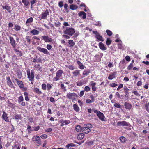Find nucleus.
Instances as JSON below:
<instances>
[{
  "instance_id": "1",
  "label": "nucleus",
  "mask_w": 149,
  "mask_h": 149,
  "mask_svg": "<svg viewBox=\"0 0 149 149\" xmlns=\"http://www.w3.org/2000/svg\"><path fill=\"white\" fill-rule=\"evenodd\" d=\"M75 29L72 28L66 27L63 31V33L69 36H72L75 33Z\"/></svg>"
},
{
  "instance_id": "2",
  "label": "nucleus",
  "mask_w": 149,
  "mask_h": 149,
  "mask_svg": "<svg viewBox=\"0 0 149 149\" xmlns=\"http://www.w3.org/2000/svg\"><path fill=\"white\" fill-rule=\"evenodd\" d=\"M27 77L29 80L31 82V83L33 84V82L34 81V70H31L30 72L29 70L27 71Z\"/></svg>"
},
{
  "instance_id": "3",
  "label": "nucleus",
  "mask_w": 149,
  "mask_h": 149,
  "mask_svg": "<svg viewBox=\"0 0 149 149\" xmlns=\"http://www.w3.org/2000/svg\"><path fill=\"white\" fill-rule=\"evenodd\" d=\"M63 73L64 72L63 70H59L57 72L56 77L53 79V81H56L61 79V78L62 77V75Z\"/></svg>"
},
{
  "instance_id": "4",
  "label": "nucleus",
  "mask_w": 149,
  "mask_h": 149,
  "mask_svg": "<svg viewBox=\"0 0 149 149\" xmlns=\"http://www.w3.org/2000/svg\"><path fill=\"white\" fill-rule=\"evenodd\" d=\"M67 98L72 100H75L76 97H79V95L73 92L70 93H67L66 95Z\"/></svg>"
},
{
  "instance_id": "5",
  "label": "nucleus",
  "mask_w": 149,
  "mask_h": 149,
  "mask_svg": "<svg viewBox=\"0 0 149 149\" xmlns=\"http://www.w3.org/2000/svg\"><path fill=\"white\" fill-rule=\"evenodd\" d=\"M93 34H95V38L97 40L103 42L104 40L103 39V37L100 35L99 33L97 31H93Z\"/></svg>"
},
{
  "instance_id": "6",
  "label": "nucleus",
  "mask_w": 149,
  "mask_h": 149,
  "mask_svg": "<svg viewBox=\"0 0 149 149\" xmlns=\"http://www.w3.org/2000/svg\"><path fill=\"white\" fill-rule=\"evenodd\" d=\"M130 125V124L129 123L125 121H119L117 123V126H129Z\"/></svg>"
},
{
  "instance_id": "7",
  "label": "nucleus",
  "mask_w": 149,
  "mask_h": 149,
  "mask_svg": "<svg viewBox=\"0 0 149 149\" xmlns=\"http://www.w3.org/2000/svg\"><path fill=\"white\" fill-rule=\"evenodd\" d=\"M42 39L45 42H51L52 41V39L47 36H42Z\"/></svg>"
},
{
  "instance_id": "8",
  "label": "nucleus",
  "mask_w": 149,
  "mask_h": 149,
  "mask_svg": "<svg viewBox=\"0 0 149 149\" xmlns=\"http://www.w3.org/2000/svg\"><path fill=\"white\" fill-rule=\"evenodd\" d=\"M37 49L40 52L43 53L45 54L49 55L50 54L49 52L45 48L38 47H37Z\"/></svg>"
},
{
  "instance_id": "9",
  "label": "nucleus",
  "mask_w": 149,
  "mask_h": 149,
  "mask_svg": "<svg viewBox=\"0 0 149 149\" xmlns=\"http://www.w3.org/2000/svg\"><path fill=\"white\" fill-rule=\"evenodd\" d=\"M37 49L40 52L43 53L45 54L49 55L50 54L49 52L45 48L38 47H37Z\"/></svg>"
},
{
  "instance_id": "10",
  "label": "nucleus",
  "mask_w": 149,
  "mask_h": 149,
  "mask_svg": "<svg viewBox=\"0 0 149 149\" xmlns=\"http://www.w3.org/2000/svg\"><path fill=\"white\" fill-rule=\"evenodd\" d=\"M60 123V126H63L65 125H67L70 123V121L68 120H65L62 119L59 121Z\"/></svg>"
},
{
  "instance_id": "11",
  "label": "nucleus",
  "mask_w": 149,
  "mask_h": 149,
  "mask_svg": "<svg viewBox=\"0 0 149 149\" xmlns=\"http://www.w3.org/2000/svg\"><path fill=\"white\" fill-rule=\"evenodd\" d=\"M49 13L48 10L47 9L45 12H42L41 15V19H45L47 18V16L49 15Z\"/></svg>"
},
{
  "instance_id": "12",
  "label": "nucleus",
  "mask_w": 149,
  "mask_h": 149,
  "mask_svg": "<svg viewBox=\"0 0 149 149\" xmlns=\"http://www.w3.org/2000/svg\"><path fill=\"white\" fill-rule=\"evenodd\" d=\"M6 79L7 80V84L11 88H14V86L12 83L10 77H7Z\"/></svg>"
},
{
  "instance_id": "13",
  "label": "nucleus",
  "mask_w": 149,
  "mask_h": 149,
  "mask_svg": "<svg viewBox=\"0 0 149 149\" xmlns=\"http://www.w3.org/2000/svg\"><path fill=\"white\" fill-rule=\"evenodd\" d=\"M9 40L10 41V43L12 46L13 48H15L16 44L15 41L13 38V37L11 36L9 37Z\"/></svg>"
},
{
  "instance_id": "14",
  "label": "nucleus",
  "mask_w": 149,
  "mask_h": 149,
  "mask_svg": "<svg viewBox=\"0 0 149 149\" xmlns=\"http://www.w3.org/2000/svg\"><path fill=\"white\" fill-rule=\"evenodd\" d=\"M3 114L2 116V118L3 120L6 122H9V120L8 117L7 115L4 111H3Z\"/></svg>"
},
{
  "instance_id": "15",
  "label": "nucleus",
  "mask_w": 149,
  "mask_h": 149,
  "mask_svg": "<svg viewBox=\"0 0 149 149\" xmlns=\"http://www.w3.org/2000/svg\"><path fill=\"white\" fill-rule=\"evenodd\" d=\"M97 115L98 116L99 118L102 121L105 120V116L104 114L101 112L99 111V113L97 114Z\"/></svg>"
},
{
  "instance_id": "16",
  "label": "nucleus",
  "mask_w": 149,
  "mask_h": 149,
  "mask_svg": "<svg viewBox=\"0 0 149 149\" xmlns=\"http://www.w3.org/2000/svg\"><path fill=\"white\" fill-rule=\"evenodd\" d=\"M124 106L125 108L127 110H130L132 108V105L130 103L127 102H125L124 103Z\"/></svg>"
},
{
  "instance_id": "17",
  "label": "nucleus",
  "mask_w": 149,
  "mask_h": 149,
  "mask_svg": "<svg viewBox=\"0 0 149 149\" xmlns=\"http://www.w3.org/2000/svg\"><path fill=\"white\" fill-rule=\"evenodd\" d=\"M76 63L79 66V68L81 70L84 69L85 67L83 63L79 60H77L76 61Z\"/></svg>"
},
{
  "instance_id": "18",
  "label": "nucleus",
  "mask_w": 149,
  "mask_h": 149,
  "mask_svg": "<svg viewBox=\"0 0 149 149\" xmlns=\"http://www.w3.org/2000/svg\"><path fill=\"white\" fill-rule=\"evenodd\" d=\"M99 46L100 49L103 51L107 49V47L102 42H100L99 43Z\"/></svg>"
},
{
  "instance_id": "19",
  "label": "nucleus",
  "mask_w": 149,
  "mask_h": 149,
  "mask_svg": "<svg viewBox=\"0 0 149 149\" xmlns=\"http://www.w3.org/2000/svg\"><path fill=\"white\" fill-rule=\"evenodd\" d=\"M7 103L8 104V106L9 107L13 109H15V107L16 106L15 104L11 102L9 100L7 101Z\"/></svg>"
},
{
  "instance_id": "20",
  "label": "nucleus",
  "mask_w": 149,
  "mask_h": 149,
  "mask_svg": "<svg viewBox=\"0 0 149 149\" xmlns=\"http://www.w3.org/2000/svg\"><path fill=\"white\" fill-rule=\"evenodd\" d=\"M80 70H76L73 72L72 73L73 76L74 77H76L79 76L80 74Z\"/></svg>"
},
{
  "instance_id": "21",
  "label": "nucleus",
  "mask_w": 149,
  "mask_h": 149,
  "mask_svg": "<svg viewBox=\"0 0 149 149\" xmlns=\"http://www.w3.org/2000/svg\"><path fill=\"white\" fill-rule=\"evenodd\" d=\"M91 86L92 89L93 91L95 92L97 89V87L95 86L96 85V83L94 82L93 81H91Z\"/></svg>"
},
{
  "instance_id": "22",
  "label": "nucleus",
  "mask_w": 149,
  "mask_h": 149,
  "mask_svg": "<svg viewBox=\"0 0 149 149\" xmlns=\"http://www.w3.org/2000/svg\"><path fill=\"white\" fill-rule=\"evenodd\" d=\"M82 131L84 133L88 134L91 131V130L89 128L85 126L82 127Z\"/></svg>"
},
{
  "instance_id": "23",
  "label": "nucleus",
  "mask_w": 149,
  "mask_h": 149,
  "mask_svg": "<svg viewBox=\"0 0 149 149\" xmlns=\"http://www.w3.org/2000/svg\"><path fill=\"white\" fill-rule=\"evenodd\" d=\"M78 15L80 17L82 16V18L85 19L86 17V14L84 11H81L78 13Z\"/></svg>"
},
{
  "instance_id": "24",
  "label": "nucleus",
  "mask_w": 149,
  "mask_h": 149,
  "mask_svg": "<svg viewBox=\"0 0 149 149\" xmlns=\"http://www.w3.org/2000/svg\"><path fill=\"white\" fill-rule=\"evenodd\" d=\"M35 137H34L33 138V141H36V142L38 144H40L41 143L40 141V139L39 136H36L35 138V140H33V139H34Z\"/></svg>"
},
{
  "instance_id": "25",
  "label": "nucleus",
  "mask_w": 149,
  "mask_h": 149,
  "mask_svg": "<svg viewBox=\"0 0 149 149\" xmlns=\"http://www.w3.org/2000/svg\"><path fill=\"white\" fill-rule=\"evenodd\" d=\"M116 72H113L111 74H110L108 77V79L109 80H112L116 77Z\"/></svg>"
},
{
  "instance_id": "26",
  "label": "nucleus",
  "mask_w": 149,
  "mask_h": 149,
  "mask_svg": "<svg viewBox=\"0 0 149 149\" xmlns=\"http://www.w3.org/2000/svg\"><path fill=\"white\" fill-rule=\"evenodd\" d=\"M33 92L38 94H41L42 93V92L40 90V89L37 88H35L33 90Z\"/></svg>"
},
{
  "instance_id": "27",
  "label": "nucleus",
  "mask_w": 149,
  "mask_h": 149,
  "mask_svg": "<svg viewBox=\"0 0 149 149\" xmlns=\"http://www.w3.org/2000/svg\"><path fill=\"white\" fill-rule=\"evenodd\" d=\"M84 136V133H81L78 134L77 136V139L78 140H81L83 139Z\"/></svg>"
},
{
  "instance_id": "28",
  "label": "nucleus",
  "mask_w": 149,
  "mask_h": 149,
  "mask_svg": "<svg viewBox=\"0 0 149 149\" xmlns=\"http://www.w3.org/2000/svg\"><path fill=\"white\" fill-rule=\"evenodd\" d=\"M90 72V71L89 69H87L86 70H84L82 74L84 76H86L88 75Z\"/></svg>"
},
{
  "instance_id": "29",
  "label": "nucleus",
  "mask_w": 149,
  "mask_h": 149,
  "mask_svg": "<svg viewBox=\"0 0 149 149\" xmlns=\"http://www.w3.org/2000/svg\"><path fill=\"white\" fill-rule=\"evenodd\" d=\"M123 90L124 91V92L125 94V96L127 97V95L129 94L128 92L129 91V89L126 86H125L124 87Z\"/></svg>"
},
{
  "instance_id": "30",
  "label": "nucleus",
  "mask_w": 149,
  "mask_h": 149,
  "mask_svg": "<svg viewBox=\"0 0 149 149\" xmlns=\"http://www.w3.org/2000/svg\"><path fill=\"white\" fill-rule=\"evenodd\" d=\"M2 8L3 9H5L7 10L9 13H10L11 10H10L11 8L8 5H6L5 6H2Z\"/></svg>"
},
{
  "instance_id": "31",
  "label": "nucleus",
  "mask_w": 149,
  "mask_h": 149,
  "mask_svg": "<svg viewBox=\"0 0 149 149\" xmlns=\"http://www.w3.org/2000/svg\"><path fill=\"white\" fill-rule=\"evenodd\" d=\"M30 32L32 34L34 35H38L39 33V31H38L35 29L32 30Z\"/></svg>"
},
{
  "instance_id": "32",
  "label": "nucleus",
  "mask_w": 149,
  "mask_h": 149,
  "mask_svg": "<svg viewBox=\"0 0 149 149\" xmlns=\"http://www.w3.org/2000/svg\"><path fill=\"white\" fill-rule=\"evenodd\" d=\"M70 8L72 10H74L77 9L78 8V7L77 5L72 4L70 6Z\"/></svg>"
},
{
  "instance_id": "33",
  "label": "nucleus",
  "mask_w": 149,
  "mask_h": 149,
  "mask_svg": "<svg viewBox=\"0 0 149 149\" xmlns=\"http://www.w3.org/2000/svg\"><path fill=\"white\" fill-rule=\"evenodd\" d=\"M34 67L37 70H42V67L40 66V65L39 64H37L35 65L34 66Z\"/></svg>"
},
{
  "instance_id": "34",
  "label": "nucleus",
  "mask_w": 149,
  "mask_h": 149,
  "mask_svg": "<svg viewBox=\"0 0 149 149\" xmlns=\"http://www.w3.org/2000/svg\"><path fill=\"white\" fill-rule=\"evenodd\" d=\"M73 107L74 110L77 112H78L79 110V107L76 104H74L73 105Z\"/></svg>"
},
{
  "instance_id": "35",
  "label": "nucleus",
  "mask_w": 149,
  "mask_h": 149,
  "mask_svg": "<svg viewBox=\"0 0 149 149\" xmlns=\"http://www.w3.org/2000/svg\"><path fill=\"white\" fill-rule=\"evenodd\" d=\"M68 43L70 45V47H73L75 44L73 40H68Z\"/></svg>"
},
{
  "instance_id": "36",
  "label": "nucleus",
  "mask_w": 149,
  "mask_h": 149,
  "mask_svg": "<svg viewBox=\"0 0 149 149\" xmlns=\"http://www.w3.org/2000/svg\"><path fill=\"white\" fill-rule=\"evenodd\" d=\"M75 145L73 143H70L67 145L66 146V147L68 149H71V148H69L70 147H74L75 146Z\"/></svg>"
},
{
  "instance_id": "37",
  "label": "nucleus",
  "mask_w": 149,
  "mask_h": 149,
  "mask_svg": "<svg viewBox=\"0 0 149 149\" xmlns=\"http://www.w3.org/2000/svg\"><path fill=\"white\" fill-rule=\"evenodd\" d=\"M76 130L77 132H80L82 130V127H81L80 125H77L75 127Z\"/></svg>"
},
{
  "instance_id": "38",
  "label": "nucleus",
  "mask_w": 149,
  "mask_h": 149,
  "mask_svg": "<svg viewBox=\"0 0 149 149\" xmlns=\"http://www.w3.org/2000/svg\"><path fill=\"white\" fill-rule=\"evenodd\" d=\"M112 40L110 39L109 38H107L106 39V44L108 46L111 43Z\"/></svg>"
},
{
  "instance_id": "39",
  "label": "nucleus",
  "mask_w": 149,
  "mask_h": 149,
  "mask_svg": "<svg viewBox=\"0 0 149 149\" xmlns=\"http://www.w3.org/2000/svg\"><path fill=\"white\" fill-rule=\"evenodd\" d=\"M33 18L32 17H31L28 18L26 20V24H28L29 23L32 22L33 21Z\"/></svg>"
},
{
  "instance_id": "40",
  "label": "nucleus",
  "mask_w": 149,
  "mask_h": 149,
  "mask_svg": "<svg viewBox=\"0 0 149 149\" xmlns=\"http://www.w3.org/2000/svg\"><path fill=\"white\" fill-rule=\"evenodd\" d=\"M120 141L122 143H125L127 140L123 136H121L120 137Z\"/></svg>"
},
{
  "instance_id": "41",
  "label": "nucleus",
  "mask_w": 149,
  "mask_h": 149,
  "mask_svg": "<svg viewBox=\"0 0 149 149\" xmlns=\"http://www.w3.org/2000/svg\"><path fill=\"white\" fill-rule=\"evenodd\" d=\"M21 28V26H20L18 25L17 24H15V25L14 29L15 31H18L20 30Z\"/></svg>"
},
{
  "instance_id": "42",
  "label": "nucleus",
  "mask_w": 149,
  "mask_h": 149,
  "mask_svg": "<svg viewBox=\"0 0 149 149\" xmlns=\"http://www.w3.org/2000/svg\"><path fill=\"white\" fill-rule=\"evenodd\" d=\"M15 118L16 120H21L22 119V117L20 114H17L15 115Z\"/></svg>"
},
{
  "instance_id": "43",
  "label": "nucleus",
  "mask_w": 149,
  "mask_h": 149,
  "mask_svg": "<svg viewBox=\"0 0 149 149\" xmlns=\"http://www.w3.org/2000/svg\"><path fill=\"white\" fill-rule=\"evenodd\" d=\"M17 84L20 88H22L24 87V84L23 82L21 81H20L17 83Z\"/></svg>"
},
{
  "instance_id": "44",
  "label": "nucleus",
  "mask_w": 149,
  "mask_h": 149,
  "mask_svg": "<svg viewBox=\"0 0 149 149\" xmlns=\"http://www.w3.org/2000/svg\"><path fill=\"white\" fill-rule=\"evenodd\" d=\"M114 106L116 108H121V106L119 103L115 102L114 104Z\"/></svg>"
},
{
  "instance_id": "45",
  "label": "nucleus",
  "mask_w": 149,
  "mask_h": 149,
  "mask_svg": "<svg viewBox=\"0 0 149 149\" xmlns=\"http://www.w3.org/2000/svg\"><path fill=\"white\" fill-rule=\"evenodd\" d=\"M24 101V98L22 96H20L18 97V102L19 103H20L21 102H22Z\"/></svg>"
},
{
  "instance_id": "46",
  "label": "nucleus",
  "mask_w": 149,
  "mask_h": 149,
  "mask_svg": "<svg viewBox=\"0 0 149 149\" xmlns=\"http://www.w3.org/2000/svg\"><path fill=\"white\" fill-rule=\"evenodd\" d=\"M17 74L19 79H21L22 77V72L20 70L18 71L17 72Z\"/></svg>"
},
{
  "instance_id": "47",
  "label": "nucleus",
  "mask_w": 149,
  "mask_h": 149,
  "mask_svg": "<svg viewBox=\"0 0 149 149\" xmlns=\"http://www.w3.org/2000/svg\"><path fill=\"white\" fill-rule=\"evenodd\" d=\"M106 32L107 35L109 36H111L113 34L112 32L110 30L108 29L106 31Z\"/></svg>"
},
{
  "instance_id": "48",
  "label": "nucleus",
  "mask_w": 149,
  "mask_h": 149,
  "mask_svg": "<svg viewBox=\"0 0 149 149\" xmlns=\"http://www.w3.org/2000/svg\"><path fill=\"white\" fill-rule=\"evenodd\" d=\"M60 86L61 88L63 89L64 92H65L67 91L66 87L63 84H61Z\"/></svg>"
},
{
  "instance_id": "49",
  "label": "nucleus",
  "mask_w": 149,
  "mask_h": 149,
  "mask_svg": "<svg viewBox=\"0 0 149 149\" xmlns=\"http://www.w3.org/2000/svg\"><path fill=\"white\" fill-rule=\"evenodd\" d=\"M76 83L77 85L78 86H81L84 84L83 81L81 80L77 82Z\"/></svg>"
},
{
  "instance_id": "50",
  "label": "nucleus",
  "mask_w": 149,
  "mask_h": 149,
  "mask_svg": "<svg viewBox=\"0 0 149 149\" xmlns=\"http://www.w3.org/2000/svg\"><path fill=\"white\" fill-rule=\"evenodd\" d=\"M91 90V88L88 86H85L84 88V91L88 92L90 91Z\"/></svg>"
},
{
  "instance_id": "51",
  "label": "nucleus",
  "mask_w": 149,
  "mask_h": 149,
  "mask_svg": "<svg viewBox=\"0 0 149 149\" xmlns=\"http://www.w3.org/2000/svg\"><path fill=\"white\" fill-rule=\"evenodd\" d=\"M26 40L27 42L29 44L31 42V39L30 37L29 36H27L26 37Z\"/></svg>"
},
{
  "instance_id": "52",
  "label": "nucleus",
  "mask_w": 149,
  "mask_h": 149,
  "mask_svg": "<svg viewBox=\"0 0 149 149\" xmlns=\"http://www.w3.org/2000/svg\"><path fill=\"white\" fill-rule=\"evenodd\" d=\"M54 24L56 27H59L61 26V23L60 22H55Z\"/></svg>"
},
{
  "instance_id": "53",
  "label": "nucleus",
  "mask_w": 149,
  "mask_h": 149,
  "mask_svg": "<svg viewBox=\"0 0 149 149\" xmlns=\"http://www.w3.org/2000/svg\"><path fill=\"white\" fill-rule=\"evenodd\" d=\"M118 84H117L115 83H112L110 84L109 85L110 87H114L118 86Z\"/></svg>"
},
{
  "instance_id": "54",
  "label": "nucleus",
  "mask_w": 149,
  "mask_h": 149,
  "mask_svg": "<svg viewBox=\"0 0 149 149\" xmlns=\"http://www.w3.org/2000/svg\"><path fill=\"white\" fill-rule=\"evenodd\" d=\"M136 122L137 123H139L140 124H141V123H143V121L140 118H136Z\"/></svg>"
},
{
  "instance_id": "55",
  "label": "nucleus",
  "mask_w": 149,
  "mask_h": 149,
  "mask_svg": "<svg viewBox=\"0 0 149 149\" xmlns=\"http://www.w3.org/2000/svg\"><path fill=\"white\" fill-rule=\"evenodd\" d=\"M132 92L135 95L137 96H140V94L137 91H132Z\"/></svg>"
},
{
  "instance_id": "56",
  "label": "nucleus",
  "mask_w": 149,
  "mask_h": 149,
  "mask_svg": "<svg viewBox=\"0 0 149 149\" xmlns=\"http://www.w3.org/2000/svg\"><path fill=\"white\" fill-rule=\"evenodd\" d=\"M14 48V51L17 52H19V56H21L22 55L21 52V51H19V50H17V49L15 48Z\"/></svg>"
},
{
  "instance_id": "57",
  "label": "nucleus",
  "mask_w": 149,
  "mask_h": 149,
  "mask_svg": "<svg viewBox=\"0 0 149 149\" xmlns=\"http://www.w3.org/2000/svg\"><path fill=\"white\" fill-rule=\"evenodd\" d=\"M47 85L45 84H43L42 85V88L44 90H45L47 89Z\"/></svg>"
},
{
  "instance_id": "58",
  "label": "nucleus",
  "mask_w": 149,
  "mask_h": 149,
  "mask_svg": "<svg viewBox=\"0 0 149 149\" xmlns=\"http://www.w3.org/2000/svg\"><path fill=\"white\" fill-rule=\"evenodd\" d=\"M133 67V64H132V63H130L128 66L127 69L128 70H130Z\"/></svg>"
},
{
  "instance_id": "59",
  "label": "nucleus",
  "mask_w": 149,
  "mask_h": 149,
  "mask_svg": "<svg viewBox=\"0 0 149 149\" xmlns=\"http://www.w3.org/2000/svg\"><path fill=\"white\" fill-rule=\"evenodd\" d=\"M85 126L89 128V129L92 128L93 127L92 125L91 124H86Z\"/></svg>"
},
{
  "instance_id": "60",
  "label": "nucleus",
  "mask_w": 149,
  "mask_h": 149,
  "mask_svg": "<svg viewBox=\"0 0 149 149\" xmlns=\"http://www.w3.org/2000/svg\"><path fill=\"white\" fill-rule=\"evenodd\" d=\"M64 6L65 11L67 12H68L69 10L68 9V5L67 4L65 3L64 5Z\"/></svg>"
},
{
  "instance_id": "61",
  "label": "nucleus",
  "mask_w": 149,
  "mask_h": 149,
  "mask_svg": "<svg viewBox=\"0 0 149 149\" xmlns=\"http://www.w3.org/2000/svg\"><path fill=\"white\" fill-rule=\"evenodd\" d=\"M47 90L48 91H49L52 88V87L51 85L49 84H47Z\"/></svg>"
},
{
  "instance_id": "62",
  "label": "nucleus",
  "mask_w": 149,
  "mask_h": 149,
  "mask_svg": "<svg viewBox=\"0 0 149 149\" xmlns=\"http://www.w3.org/2000/svg\"><path fill=\"white\" fill-rule=\"evenodd\" d=\"M40 128V127L39 126H37L34 127H33V130L35 131H37L39 130Z\"/></svg>"
},
{
  "instance_id": "63",
  "label": "nucleus",
  "mask_w": 149,
  "mask_h": 149,
  "mask_svg": "<svg viewBox=\"0 0 149 149\" xmlns=\"http://www.w3.org/2000/svg\"><path fill=\"white\" fill-rule=\"evenodd\" d=\"M36 0H31V8H32V6L33 4H34L35 3H36Z\"/></svg>"
},
{
  "instance_id": "64",
  "label": "nucleus",
  "mask_w": 149,
  "mask_h": 149,
  "mask_svg": "<svg viewBox=\"0 0 149 149\" xmlns=\"http://www.w3.org/2000/svg\"><path fill=\"white\" fill-rule=\"evenodd\" d=\"M31 126L30 125H28L27 127V130L28 133H30L32 131V130H31Z\"/></svg>"
}]
</instances>
